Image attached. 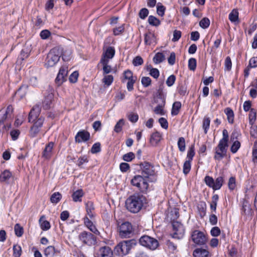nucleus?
<instances>
[{"mask_svg":"<svg viewBox=\"0 0 257 257\" xmlns=\"http://www.w3.org/2000/svg\"><path fill=\"white\" fill-rule=\"evenodd\" d=\"M148 203L146 197L140 193H135L125 201V206L130 212L138 213Z\"/></svg>","mask_w":257,"mask_h":257,"instance_id":"nucleus-1","label":"nucleus"},{"mask_svg":"<svg viewBox=\"0 0 257 257\" xmlns=\"http://www.w3.org/2000/svg\"><path fill=\"white\" fill-rule=\"evenodd\" d=\"M229 136L228 131L224 129L222 131V138L219 140L217 146L214 148V159L220 161L226 156L228 147Z\"/></svg>","mask_w":257,"mask_h":257,"instance_id":"nucleus-2","label":"nucleus"},{"mask_svg":"<svg viewBox=\"0 0 257 257\" xmlns=\"http://www.w3.org/2000/svg\"><path fill=\"white\" fill-rule=\"evenodd\" d=\"M61 57L65 60L63 54V49L59 47L52 48L47 54L45 62V66L46 68L54 66L58 62Z\"/></svg>","mask_w":257,"mask_h":257,"instance_id":"nucleus-3","label":"nucleus"},{"mask_svg":"<svg viewBox=\"0 0 257 257\" xmlns=\"http://www.w3.org/2000/svg\"><path fill=\"white\" fill-rule=\"evenodd\" d=\"M131 184L136 187L140 191L139 193L147 194L151 191L148 180L141 175H135L131 181Z\"/></svg>","mask_w":257,"mask_h":257,"instance_id":"nucleus-4","label":"nucleus"},{"mask_svg":"<svg viewBox=\"0 0 257 257\" xmlns=\"http://www.w3.org/2000/svg\"><path fill=\"white\" fill-rule=\"evenodd\" d=\"M142 171V174L145 175V178H149L150 181L155 182L157 180L158 172L156 171L154 166L149 162L145 161L140 165Z\"/></svg>","mask_w":257,"mask_h":257,"instance_id":"nucleus-5","label":"nucleus"},{"mask_svg":"<svg viewBox=\"0 0 257 257\" xmlns=\"http://www.w3.org/2000/svg\"><path fill=\"white\" fill-rule=\"evenodd\" d=\"M135 239H130L120 242L114 249L115 254L119 256H123L129 253L131 248L136 245Z\"/></svg>","mask_w":257,"mask_h":257,"instance_id":"nucleus-6","label":"nucleus"},{"mask_svg":"<svg viewBox=\"0 0 257 257\" xmlns=\"http://www.w3.org/2000/svg\"><path fill=\"white\" fill-rule=\"evenodd\" d=\"M192 241L197 246H204L208 242V235L205 231L195 229L191 232Z\"/></svg>","mask_w":257,"mask_h":257,"instance_id":"nucleus-7","label":"nucleus"},{"mask_svg":"<svg viewBox=\"0 0 257 257\" xmlns=\"http://www.w3.org/2000/svg\"><path fill=\"white\" fill-rule=\"evenodd\" d=\"M206 185L214 191L219 190L222 186L224 179L223 176H219L214 180L212 177L207 175L204 179Z\"/></svg>","mask_w":257,"mask_h":257,"instance_id":"nucleus-8","label":"nucleus"},{"mask_svg":"<svg viewBox=\"0 0 257 257\" xmlns=\"http://www.w3.org/2000/svg\"><path fill=\"white\" fill-rule=\"evenodd\" d=\"M140 244L151 250L156 249L159 245L158 240L153 237L144 235L139 239Z\"/></svg>","mask_w":257,"mask_h":257,"instance_id":"nucleus-9","label":"nucleus"},{"mask_svg":"<svg viewBox=\"0 0 257 257\" xmlns=\"http://www.w3.org/2000/svg\"><path fill=\"white\" fill-rule=\"evenodd\" d=\"M137 77L134 76L133 72L130 69H127L124 71L122 73L121 82L124 83L127 80L126 84L127 89L128 91H132L134 89V86L137 81Z\"/></svg>","mask_w":257,"mask_h":257,"instance_id":"nucleus-10","label":"nucleus"},{"mask_svg":"<svg viewBox=\"0 0 257 257\" xmlns=\"http://www.w3.org/2000/svg\"><path fill=\"white\" fill-rule=\"evenodd\" d=\"M119 235L121 238H129L133 234L134 228L131 223L125 221L122 223L118 228Z\"/></svg>","mask_w":257,"mask_h":257,"instance_id":"nucleus-11","label":"nucleus"},{"mask_svg":"<svg viewBox=\"0 0 257 257\" xmlns=\"http://www.w3.org/2000/svg\"><path fill=\"white\" fill-rule=\"evenodd\" d=\"M78 239L83 244L92 246L96 242V237L90 232L83 231L78 235Z\"/></svg>","mask_w":257,"mask_h":257,"instance_id":"nucleus-12","label":"nucleus"},{"mask_svg":"<svg viewBox=\"0 0 257 257\" xmlns=\"http://www.w3.org/2000/svg\"><path fill=\"white\" fill-rule=\"evenodd\" d=\"M171 224L173 231L172 234V237L179 239L182 238L185 232V229L183 224L177 220L172 221Z\"/></svg>","mask_w":257,"mask_h":257,"instance_id":"nucleus-13","label":"nucleus"},{"mask_svg":"<svg viewBox=\"0 0 257 257\" xmlns=\"http://www.w3.org/2000/svg\"><path fill=\"white\" fill-rule=\"evenodd\" d=\"M44 120L45 118L41 116L35 121L33 122V124L31 126L29 132V135L30 138H34L37 136L43 126Z\"/></svg>","mask_w":257,"mask_h":257,"instance_id":"nucleus-14","label":"nucleus"},{"mask_svg":"<svg viewBox=\"0 0 257 257\" xmlns=\"http://www.w3.org/2000/svg\"><path fill=\"white\" fill-rule=\"evenodd\" d=\"M164 86L161 83L154 96V102L156 104L166 105V95L164 92Z\"/></svg>","mask_w":257,"mask_h":257,"instance_id":"nucleus-15","label":"nucleus"},{"mask_svg":"<svg viewBox=\"0 0 257 257\" xmlns=\"http://www.w3.org/2000/svg\"><path fill=\"white\" fill-rule=\"evenodd\" d=\"M95 257H113V252L108 246H103L95 250Z\"/></svg>","mask_w":257,"mask_h":257,"instance_id":"nucleus-16","label":"nucleus"},{"mask_svg":"<svg viewBox=\"0 0 257 257\" xmlns=\"http://www.w3.org/2000/svg\"><path fill=\"white\" fill-rule=\"evenodd\" d=\"M68 72V67L62 66L60 69L57 76L55 79V82L58 85H61L66 81V77Z\"/></svg>","mask_w":257,"mask_h":257,"instance_id":"nucleus-17","label":"nucleus"},{"mask_svg":"<svg viewBox=\"0 0 257 257\" xmlns=\"http://www.w3.org/2000/svg\"><path fill=\"white\" fill-rule=\"evenodd\" d=\"M90 139V134L89 132L85 130L78 131L75 136V142L76 143L86 142Z\"/></svg>","mask_w":257,"mask_h":257,"instance_id":"nucleus-18","label":"nucleus"},{"mask_svg":"<svg viewBox=\"0 0 257 257\" xmlns=\"http://www.w3.org/2000/svg\"><path fill=\"white\" fill-rule=\"evenodd\" d=\"M54 143L53 142H49L45 146L42 154V157L45 160H50L53 155V150Z\"/></svg>","mask_w":257,"mask_h":257,"instance_id":"nucleus-19","label":"nucleus"},{"mask_svg":"<svg viewBox=\"0 0 257 257\" xmlns=\"http://www.w3.org/2000/svg\"><path fill=\"white\" fill-rule=\"evenodd\" d=\"M253 211L251 207L249 201L246 199H243L242 201V208L241 214L247 216H251Z\"/></svg>","mask_w":257,"mask_h":257,"instance_id":"nucleus-20","label":"nucleus"},{"mask_svg":"<svg viewBox=\"0 0 257 257\" xmlns=\"http://www.w3.org/2000/svg\"><path fill=\"white\" fill-rule=\"evenodd\" d=\"M83 221L84 225L94 234L98 235L100 234V232L97 229L95 225L93 224L90 218L87 216H85L83 218Z\"/></svg>","mask_w":257,"mask_h":257,"instance_id":"nucleus-21","label":"nucleus"},{"mask_svg":"<svg viewBox=\"0 0 257 257\" xmlns=\"http://www.w3.org/2000/svg\"><path fill=\"white\" fill-rule=\"evenodd\" d=\"M162 139V134L156 131L151 135L149 142L152 146L157 147Z\"/></svg>","mask_w":257,"mask_h":257,"instance_id":"nucleus-22","label":"nucleus"},{"mask_svg":"<svg viewBox=\"0 0 257 257\" xmlns=\"http://www.w3.org/2000/svg\"><path fill=\"white\" fill-rule=\"evenodd\" d=\"M41 110L39 106H35L31 110L29 114L28 121L29 122H33L35 121L38 118L40 114Z\"/></svg>","mask_w":257,"mask_h":257,"instance_id":"nucleus-23","label":"nucleus"},{"mask_svg":"<svg viewBox=\"0 0 257 257\" xmlns=\"http://www.w3.org/2000/svg\"><path fill=\"white\" fill-rule=\"evenodd\" d=\"M115 53V51L113 47H108L106 48V50L104 52H103L101 57L100 60H104L109 61V59H112L114 57Z\"/></svg>","mask_w":257,"mask_h":257,"instance_id":"nucleus-24","label":"nucleus"},{"mask_svg":"<svg viewBox=\"0 0 257 257\" xmlns=\"http://www.w3.org/2000/svg\"><path fill=\"white\" fill-rule=\"evenodd\" d=\"M85 210L86 212V215L89 217L91 219L95 217V214L94 213V203L91 201H88L85 204Z\"/></svg>","mask_w":257,"mask_h":257,"instance_id":"nucleus-25","label":"nucleus"},{"mask_svg":"<svg viewBox=\"0 0 257 257\" xmlns=\"http://www.w3.org/2000/svg\"><path fill=\"white\" fill-rule=\"evenodd\" d=\"M14 111V108L12 104L9 105L7 107L5 113L1 116L0 119V125L4 124L7 118L12 117Z\"/></svg>","mask_w":257,"mask_h":257,"instance_id":"nucleus-26","label":"nucleus"},{"mask_svg":"<svg viewBox=\"0 0 257 257\" xmlns=\"http://www.w3.org/2000/svg\"><path fill=\"white\" fill-rule=\"evenodd\" d=\"M144 42L145 45L150 46L157 43L156 37L155 34L148 32L144 35Z\"/></svg>","mask_w":257,"mask_h":257,"instance_id":"nucleus-27","label":"nucleus"},{"mask_svg":"<svg viewBox=\"0 0 257 257\" xmlns=\"http://www.w3.org/2000/svg\"><path fill=\"white\" fill-rule=\"evenodd\" d=\"M29 86L26 84H23L18 90L15 92V95L20 99L24 98L27 93Z\"/></svg>","mask_w":257,"mask_h":257,"instance_id":"nucleus-28","label":"nucleus"},{"mask_svg":"<svg viewBox=\"0 0 257 257\" xmlns=\"http://www.w3.org/2000/svg\"><path fill=\"white\" fill-rule=\"evenodd\" d=\"M54 99V96L52 94H49L45 96L43 101L42 107L45 110H48L51 107L52 102Z\"/></svg>","mask_w":257,"mask_h":257,"instance_id":"nucleus-29","label":"nucleus"},{"mask_svg":"<svg viewBox=\"0 0 257 257\" xmlns=\"http://www.w3.org/2000/svg\"><path fill=\"white\" fill-rule=\"evenodd\" d=\"M194 257H211V255L207 249L201 248L195 249L193 253Z\"/></svg>","mask_w":257,"mask_h":257,"instance_id":"nucleus-30","label":"nucleus"},{"mask_svg":"<svg viewBox=\"0 0 257 257\" xmlns=\"http://www.w3.org/2000/svg\"><path fill=\"white\" fill-rule=\"evenodd\" d=\"M198 213L200 217L202 218L206 214L207 205L204 201H200L197 206Z\"/></svg>","mask_w":257,"mask_h":257,"instance_id":"nucleus-31","label":"nucleus"},{"mask_svg":"<svg viewBox=\"0 0 257 257\" xmlns=\"http://www.w3.org/2000/svg\"><path fill=\"white\" fill-rule=\"evenodd\" d=\"M84 195V193L83 190L82 189H78L76 191H74L71 195V197L72 198V200L75 202H81L82 201V198L83 196Z\"/></svg>","mask_w":257,"mask_h":257,"instance_id":"nucleus-32","label":"nucleus"},{"mask_svg":"<svg viewBox=\"0 0 257 257\" xmlns=\"http://www.w3.org/2000/svg\"><path fill=\"white\" fill-rule=\"evenodd\" d=\"M224 112L226 115L228 122L232 124L234 122V113L232 109L227 107L224 109Z\"/></svg>","mask_w":257,"mask_h":257,"instance_id":"nucleus-33","label":"nucleus"},{"mask_svg":"<svg viewBox=\"0 0 257 257\" xmlns=\"http://www.w3.org/2000/svg\"><path fill=\"white\" fill-rule=\"evenodd\" d=\"M219 200V196L217 194H214L211 197V201L210 203V209L211 213H215L216 212V208L217 203Z\"/></svg>","mask_w":257,"mask_h":257,"instance_id":"nucleus-34","label":"nucleus"},{"mask_svg":"<svg viewBox=\"0 0 257 257\" xmlns=\"http://www.w3.org/2000/svg\"><path fill=\"white\" fill-rule=\"evenodd\" d=\"M45 216L42 215L39 220V223L41 229L43 231H47L51 228V224L48 221L45 220Z\"/></svg>","mask_w":257,"mask_h":257,"instance_id":"nucleus-35","label":"nucleus"},{"mask_svg":"<svg viewBox=\"0 0 257 257\" xmlns=\"http://www.w3.org/2000/svg\"><path fill=\"white\" fill-rule=\"evenodd\" d=\"M239 13L237 9H234L229 13L228 16V19L229 21L234 23L239 22Z\"/></svg>","mask_w":257,"mask_h":257,"instance_id":"nucleus-36","label":"nucleus"},{"mask_svg":"<svg viewBox=\"0 0 257 257\" xmlns=\"http://www.w3.org/2000/svg\"><path fill=\"white\" fill-rule=\"evenodd\" d=\"M58 251L53 245L47 246L44 250V254L46 257H54Z\"/></svg>","mask_w":257,"mask_h":257,"instance_id":"nucleus-37","label":"nucleus"},{"mask_svg":"<svg viewBox=\"0 0 257 257\" xmlns=\"http://www.w3.org/2000/svg\"><path fill=\"white\" fill-rule=\"evenodd\" d=\"M257 116V111L254 108H251L248 113V123L251 126H252L256 120Z\"/></svg>","mask_w":257,"mask_h":257,"instance_id":"nucleus-38","label":"nucleus"},{"mask_svg":"<svg viewBox=\"0 0 257 257\" xmlns=\"http://www.w3.org/2000/svg\"><path fill=\"white\" fill-rule=\"evenodd\" d=\"M182 107V104L180 101H177L173 103L171 109V115L175 116L179 114Z\"/></svg>","mask_w":257,"mask_h":257,"instance_id":"nucleus-39","label":"nucleus"},{"mask_svg":"<svg viewBox=\"0 0 257 257\" xmlns=\"http://www.w3.org/2000/svg\"><path fill=\"white\" fill-rule=\"evenodd\" d=\"M108 61L100 60V63L103 66V74L105 75L109 73L111 71V67L108 65Z\"/></svg>","mask_w":257,"mask_h":257,"instance_id":"nucleus-40","label":"nucleus"},{"mask_svg":"<svg viewBox=\"0 0 257 257\" xmlns=\"http://www.w3.org/2000/svg\"><path fill=\"white\" fill-rule=\"evenodd\" d=\"M148 21L149 24L152 26L158 27L161 25L160 20L153 15L149 16Z\"/></svg>","mask_w":257,"mask_h":257,"instance_id":"nucleus-41","label":"nucleus"},{"mask_svg":"<svg viewBox=\"0 0 257 257\" xmlns=\"http://www.w3.org/2000/svg\"><path fill=\"white\" fill-rule=\"evenodd\" d=\"M62 194L59 192H54L52 194L50 197V201L53 204H57L62 199Z\"/></svg>","mask_w":257,"mask_h":257,"instance_id":"nucleus-42","label":"nucleus"},{"mask_svg":"<svg viewBox=\"0 0 257 257\" xmlns=\"http://www.w3.org/2000/svg\"><path fill=\"white\" fill-rule=\"evenodd\" d=\"M12 176V174L9 170H5L0 175V181L4 182L10 179Z\"/></svg>","mask_w":257,"mask_h":257,"instance_id":"nucleus-43","label":"nucleus"},{"mask_svg":"<svg viewBox=\"0 0 257 257\" xmlns=\"http://www.w3.org/2000/svg\"><path fill=\"white\" fill-rule=\"evenodd\" d=\"M13 256L20 257L22 253V249L21 246L18 244H15L13 246Z\"/></svg>","mask_w":257,"mask_h":257,"instance_id":"nucleus-44","label":"nucleus"},{"mask_svg":"<svg viewBox=\"0 0 257 257\" xmlns=\"http://www.w3.org/2000/svg\"><path fill=\"white\" fill-rule=\"evenodd\" d=\"M165 59V55L162 52L157 53L154 57L153 60L154 63L159 64Z\"/></svg>","mask_w":257,"mask_h":257,"instance_id":"nucleus-45","label":"nucleus"},{"mask_svg":"<svg viewBox=\"0 0 257 257\" xmlns=\"http://www.w3.org/2000/svg\"><path fill=\"white\" fill-rule=\"evenodd\" d=\"M89 162V157L86 155H82L79 157L76 165L80 168H82L84 164L87 163Z\"/></svg>","mask_w":257,"mask_h":257,"instance_id":"nucleus-46","label":"nucleus"},{"mask_svg":"<svg viewBox=\"0 0 257 257\" xmlns=\"http://www.w3.org/2000/svg\"><path fill=\"white\" fill-rule=\"evenodd\" d=\"M165 106V105L157 104V105L154 108L153 111L156 114L164 115L165 114V111L164 110Z\"/></svg>","mask_w":257,"mask_h":257,"instance_id":"nucleus-47","label":"nucleus"},{"mask_svg":"<svg viewBox=\"0 0 257 257\" xmlns=\"http://www.w3.org/2000/svg\"><path fill=\"white\" fill-rule=\"evenodd\" d=\"M210 119L208 117L205 116L203 119L202 127L205 134H207L209 129Z\"/></svg>","mask_w":257,"mask_h":257,"instance_id":"nucleus-48","label":"nucleus"},{"mask_svg":"<svg viewBox=\"0 0 257 257\" xmlns=\"http://www.w3.org/2000/svg\"><path fill=\"white\" fill-rule=\"evenodd\" d=\"M241 138V134L240 131L234 130L230 135L231 141H239L238 140Z\"/></svg>","mask_w":257,"mask_h":257,"instance_id":"nucleus-49","label":"nucleus"},{"mask_svg":"<svg viewBox=\"0 0 257 257\" xmlns=\"http://www.w3.org/2000/svg\"><path fill=\"white\" fill-rule=\"evenodd\" d=\"M195 155L194 145H192L189 148L187 154V160L192 161Z\"/></svg>","mask_w":257,"mask_h":257,"instance_id":"nucleus-50","label":"nucleus"},{"mask_svg":"<svg viewBox=\"0 0 257 257\" xmlns=\"http://www.w3.org/2000/svg\"><path fill=\"white\" fill-rule=\"evenodd\" d=\"M177 145L179 150L181 152H184L186 149L185 140L183 137H180L178 139Z\"/></svg>","mask_w":257,"mask_h":257,"instance_id":"nucleus-51","label":"nucleus"},{"mask_svg":"<svg viewBox=\"0 0 257 257\" xmlns=\"http://www.w3.org/2000/svg\"><path fill=\"white\" fill-rule=\"evenodd\" d=\"M232 144L230 147V152L233 153H236L241 147V143L239 141H231Z\"/></svg>","mask_w":257,"mask_h":257,"instance_id":"nucleus-52","label":"nucleus"},{"mask_svg":"<svg viewBox=\"0 0 257 257\" xmlns=\"http://www.w3.org/2000/svg\"><path fill=\"white\" fill-rule=\"evenodd\" d=\"M14 231L16 235L18 237H21L24 233V228L19 223L15 224Z\"/></svg>","mask_w":257,"mask_h":257,"instance_id":"nucleus-53","label":"nucleus"},{"mask_svg":"<svg viewBox=\"0 0 257 257\" xmlns=\"http://www.w3.org/2000/svg\"><path fill=\"white\" fill-rule=\"evenodd\" d=\"M191 161L186 160L184 163L183 166V172L185 175L189 174L191 168Z\"/></svg>","mask_w":257,"mask_h":257,"instance_id":"nucleus-54","label":"nucleus"},{"mask_svg":"<svg viewBox=\"0 0 257 257\" xmlns=\"http://www.w3.org/2000/svg\"><path fill=\"white\" fill-rule=\"evenodd\" d=\"M114 80L113 76L112 75H105L102 80V82L107 86H110Z\"/></svg>","mask_w":257,"mask_h":257,"instance_id":"nucleus-55","label":"nucleus"},{"mask_svg":"<svg viewBox=\"0 0 257 257\" xmlns=\"http://www.w3.org/2000/svg\"><path fill=\"white\" fill-rule=\"evenodd\" d=\"M101 151V148L100 143L96 142L92 145L90 152L91 153L94 154L100 152Z\"/></svg>","mask_w":257,"mask_h":257,"instance_id":"nucleus-56","label":"nucleus"},{"mask_svg":"<svg viewBox=\"0 0 257 257\" xmlns=\"http://www.w3.org/2000/svg\"><path fill=\"white\" fill-rule=\"evenodd\" d=\"M166 7L161 3H158L157 6V13L161 17H163L166 11Z\"/></svg>","mask_w":257,"mask_h":257,"instance_id":"nucleus-57","label":"nucleus"},{"mask_svg":"<svg viewBox=\"0 0 257 257\" xmlns=\"http://www.w3.org/2000/svg\"><path fill=\"white\" fill-rule=\"evenodd\" d=\"M124 124L123 119H119L114 126V131L117 133H120L122 129V126Z\"/></svg>","mask_w":257,"mask_h":257,"instance_id":"nucleus-58","label":"nucleus"},{"mask_svg":"<svg viewBox=\"0 0 257 257\" xmlns=\"http://www.w3.org/2000/svg\"><path fill=\"white\" fill-rule=\"evenodd\" d=\"M252 161L253 163L257 164V140L254 142L252 149Z\"/></svg>","mask_w":257,"mask_h":257,"instance_id":"nucleus-59","label":"nucleus"},{"mask_svg":"<svg viewBox=\"0 0 257 257\" xmlns=\"http://www.w3.org/2000/svg\"><path fill=\"white\" fill-rule=\"evenodd\" d=\"M124 24H122L118 27H115L112 30L113 34L114 36H118L124 32Z\"/></svg>","mask_w":257,"mask_h":257,"instance_id":"nucleus-60","label":"nucleus"},{"mask_svg":"<svg viewBox=\"0 0 257 257\" xmlns=\"http://www.w3.org/2000/svg\"><path fill=\"white\" fill-rule=\"evenodd\" d=\"M197 61L195 58H191L188 60V68L190 70L194 71L196 68Z\"/></svg>","mask_w":257,"mask_h":257,"instance_id":"nucleus-61","label":"nucleus"},{"mask_svg":"<svg viewBox=\"0 0 257 257\" xmlns=\"http://www.w3.org/2000/svg\"><path fill=\"white\" fill-rule=\"evenodd\" d=\"M210 20L206 17L203 18L199 22V26L203 29H206L210 26Z\"/></svg>","mask_w":257,"mask_h":257,"instance_id":"nucleus-62","label":"nucleus"},{"mask_svg":"<svg viewBox=\"0 0 257 257\" xmlns=\"http://www.w3.org/2000/svg\"><path fill=\"white\" fill-rule=\"evenodd\" d=\"M236 179L235 177L229 178L228 182V187L230 191L233 190L236 187Z\"/></svg>","mask_w":257,"mask_h":257,"instance_id":"nucleus-63","label":"nucleus"},{"mask_svg":"<svg viewBox=\"0 0 257 257\" xmlns=\"http://www.w3.org/2000/svg\"><path fill=\"white\" fill-rule=\"evenodd\" d=\"M135 158V155L133 152L125 154L122 156V159L126 162H131Z\"/></svg>","mask_w":257,"mask_h":257,"instance_id":"nucleus-64","label":"nucleus"}]
</instances>
